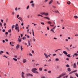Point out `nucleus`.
I'll return each mask as SVG.
<instances>
[{"mask_svg":"<svg viewBox=\"0 0 78 78\" xmlns=\"http://www.w3.org/2000/svg\"><path fill=\"white\" fill-rule=\"evenodd\" d=\"M37 70V69L36 68H33V69L31 71L33 72V73H37V74H38L39 73V72L37 71H36Z\"/></svg>","mask_w":78,"mask_h":78,"instance_id":"f257e3e1","label":"nucleus"},{"mask_svg":"<svg viewBox=\"0 0 78 78\" xmlns=\"http://www.w3.org/2000/svg\"><path fill=\"white\" fill-rule=\"evenodd\" d=\"M15 30H16V31H18V32H19V31H20L19 30V27H15Z\"/></svg>","mask_w":78,"mask_h":78,"instance_id":"f03ea898","label":"nucleus"},{"mask_svg":"<svg viewBox=\"0 0 78 78\" xmlns=\"http://www.w3.org/2000/svg\"><path fill=\"white\" fill-rule=\"evenodd\" d=\"M73 68L76 69V63H75L73 65Z\"/></svg>","mask_w":78,"mask_h":78,"instance_id":"7ed1b4c3","label":"nucleus"},{"mask_svg":"<svg viewBox=\"0 0 78 78\" xmlns=\"http://www.w3.org/2000/svg\"><path fill=\"white\" fill-rule=\"evenodd\" d=\"M26 76H33V75H32V74H31L30 73H28L27 74Z\"/></svg>","mask_w":78,"mask_h":78,"instance_id":"20e7f679","label":"nucleus"},{"mask_svg":"<svg viewBox=\"0 0 78 78\" xmlns=\"http://www.w3.org/2000/svg\"><path fill=\"white\" fill-rule=\"evenodd\" d=\"M53 2V0H51L49 3V5H50L51 3H52Z\"/></svg>","mask_w":78,"mask_h":78,"instance_id":"39448f33","label":"nucleus"},{"mask_svg":"<svg viewBox=\"0 0 78 78\" xmlns=\"http://www.w3.org/2000/svg\"><path fill=\"white\" fill-rule=\"evenodd\" d=\"M24 75V73H23V72H22V76L23 78H25V77H24V76H23Z\"/></svg>","mask_w":78,"mask_h":78,"instance_id":"423d86ee","label":"nucleus"},{"mask_svg":"<svg viewBox=\"0 0 78 78\" xmlns=\"http://www.w3.org/2000/svg\"><path fill=\"white\" fill-rule=\"evenodd\" d=\"M27 62V59H23V63H25V62Z\"/></svg>","mask_w":78,"mask_h":78,"instance_id":"0eeeda50","label":"nucleus"},{"mask_svg":"<svg viewBox=\"0 0 78 78\" xmlns=\"http://www.w3.org/2000/svg\"><path fill=\"white\" fill-rule=\"evenodd\" d=\"M44 55L45 56L46 58H48V55H47V54H45V53H44Z\"/></svg>","mask_w":78,"mask_h":78,"instance_id":"6e6552de","label":"nucleus"},{"mask_svg":"<svg viewBox=\"0 0 78 78\" xmlns=\"http://www.w3.org/2000/svg\"><path fill=\"white\" fill-rule=\"evenodd\" d=\"M67 70L68 72H70L71 71V69H70V68H69L67 69Z\"/></svg>","mask_w":78,"mask_h":78,"instance_id":"1a4fd4ad","label":"nucleus"},{"mask_svg":"<svg viewBox=\"0 0 78 78\" xmlns=\"http://www.w3.org/2000/svg\"><path fill=\"white\" fill-rule=\"evenodd\" d=\"M55 13H59V12L58 11V10H55Z\"/></svg>","mask_w":78,"mask_h":78,"instance_id":"9d476101","label":"nucleus"},{"mask_svg":"<svg viewBox=\"0 0 78 78\" xmlns=\"http://www.w3.org/2000/svg\"><path fill=\"white\" fill-rule=\"evenodd\" d=\"M4 53V51H1L0 52V55H2V53Z\"/></svg>","mask_w":78,"mask_h":78,"instance_id":"9b49d317","label":"nucleus"},{"mask_svg":"<svg viewBox=\"0 0 78 78\" xmlns=\"http://www.w3.org/2000/svg\"><path fill=\"white\" fill-rule=\"evenodd\" d=\"M19 47H20V45H19V44H17L16 47V48H17V49H18V48H19Z\"/></svg>","mask_w":78,"mask_h":78,"instance_id":"f8f14e48","label":"nucleus"},{"mask_svg":"<svg viewBox=\"0 0 78 78\" xmlns=\"http://www.w3.org/2000/svg\"><path fill=\"white\" fill-rule=\"evenodd\" d=\"M63 53H64V54H66V55H67V52L66 51H64L63 52Z\"/></svg>","mask_w":78,"mask_h":78,"instance_id":"ddd939ff","label":"nucleus"},{"mask_svg":"<svg viewBox=\"0 0 78 78\" xmlns=\"http://www.w3.org/2000/svg\"><path fill=\"white\" fill-rule=\"evenodd\" d=\"M65 48H66V49H67V50H68V51H70V50L69 49V48H68V47H66Z\"/></svg>","mask_w":78,"mask_h":78,"instance_id":"4468645a","label":"nucleus"},{"mask_svg":"<svg viewBox=\"0 0 78 78\" xmlns=\"http://www.w3.org/2000/svg\"><path fill=\"white\" fill-rule=\"evenodd\" d=\"M44 19H48V20H50V18L47 17H44Z\"/></svg>","mask_w":78,"mask_h":78,"instance_id":"2eb2a0df","label":"nucleus"},{"mask_svg":"<svg viewBox=\"0 0 78 78\" xmlns=\"http://www.w3.org/2000/svg\"><path fill=\"white\" fill-rule=\"evenodd\" d=\"M75 75L76 76H77V78H78V73H76L75 74Z\"/></svg>","mask_w":78,"mask_h":78,"instance_id":"dca6fc26","label":"nucleus"},{"mask_svg":"<svg viewBox=\"0 0 78 78\" xmlns=\"http://www.w3.org/2000/svg\"><path fill=\"white\" fill-rule=\"evenodd\" d=\"M48 24H51V21H49L48 22Z\"/></svg>","mask_w":78,"mask_h":78,"instance_id":"f3484780","label":"nucleus"},{"mask_svg":"<svg viewBox=\"0 0 78 78\" xmlns=\"http://www.w3.org/2000/svg\"><path fill=\"white\" fill-rule=\"evenodd\" d=\"M44 15H45V16H48V13H46L45 12Z\"/></svg>","mask_w":78,"mask_h":78,"instance_id":"a211bd4d","label":"nucleus"},{"mask_svg":"<svg viewBox=\"0 0 78 78\" xmlns=\"http://www.w3.org/2000/svg\"><path fill=\"white\" fill-rule=\"evenodd\" d=\"M39 69L40 71H42V68H39Z\"/></svg>","mask_w":78,"mask_h":78,"instance_id":"6ab92c4d","label":"nucleus"},{"mask_svg":"<svg viewBox=\"0 0 78 78\" xmlns=\"http://www.w3.org/2000/svg\"><path fill=\"white\" fill-rule=\"evenodd\" d=\"M18 41L19 42H21V39H20L19 38H18Z\"/></svg>","mask_w":78,"mask_h":78,"instance_id":"aec40b11","label":"nucleus"},{"mask_svg":"<svg viewBox=\"0 0 78 78\" xmlns=\"http://www.w3.org/2000/svg\"><path fill=\"white\" fill-rule=\"evenodd\" d=\"M66 67H70V66L69 64H67L66 65Z\"/></svg>","mask_w":78,"mask_h":78,"instance_id":"412c9836","label":"nucleus"},{"mask_svg":"<svg viewBox=\"0 0 78 78\" xmlns=\"http://www.w3.org/2000/svg\"><path fill=\"white\" fill-rule=\"evenodd\" d=\"M66 56H68V57H69V58H70V54L66 55Z\"/></svg>","mask_w":78,"mask_h":78,"instance_id":"4be33fe9","label":"nucleus"},{"mask_svg":"<svg viewBox=\"0 0 78 78\" xmlns=\"http://www.w3.org/2000/svg\"><path fill=\"white\" fill-rule=\"evenodd\" d=\"M13 60H14V61H17V59L15 58H13Z\"/></svg>","mask_w":78,"mask_h":78,"instance_id":"5701e85b","label":"nucleus"},{"mask_svg":"<svg viewBox=\"0 0 78 78\" xmlns=\"http://www.w3.org/2000/svg\"><path fill=\"white\" fill-rule=\"evenodd\" d=\"M40 14H42V15H44V14H45V12H41Z\"/></svg>","mask_w":78,"mask_h":78,"instance_id":"b1692460","label":"nucleus"},{"mask_svg":"<svg viewBox=\"0 0 78 78\" xmlns=\"http://www.w3.org/2000/svg\"><path fill=\"white\" fill-rule=\"evenodd\" d=\"M67 3L68 5H70V1L68 2Z\"/></svg>","mask_w":78,"mask_h":78,"instance_id":"393cba45","label":"nucleus"},{"mask_svg":"<svg viewBox=\"0 0 78 78\" xmlns=\"http://www.w3.org/2000/svg\"><path fill=\"white\" fill-rule=\"evenodd\" d=\"M20 48L21 51H22L23 50V48H22V46H20Z\"/></svg>","mask_w":78,"mask_h":78,"instance_id":"a878e982","label":"nucleus"},{"mask_svg":"<svg viewBox=\"0 0 78 78\" xmlns=\"http://www.w3.org/2000/svg\"><path fill=\"white\" fill-rule=\"evenodd\" d=\"M74 17L75 18V19H77V18H78V16H75Z\"/></svg>","mask_w":78,"mask_h":78,"instance_id":"bb28decb","label":"nucleus"},{"mask_svg":"<svg viewBox=\"0 0 78 78\" xmlns=\"http://www.w3.org/2000/svg\"><path fill=\"white\" fill-rule=\"evenodd\" d=\"M18 24L16 23L15 26V27H18Z\"/></svg>","mask_w":78,"mask_h":78,"instance_id":"cd10ccee","label":"nucleus"},{"mask_svg":"<svg viewBox=\"0 0 78 78\" xmlns=\"http://www.w3.org/2000/svg\"><path fill=\"white\" fill-rule=\"evenodd\" d=\"M9 33H11V30L10 29L8 31Z\"/></svg>","mask_w":78,"mask_h":78,"instance_id":"c85d7f7f","label":"nucleus"},{"mask_svg":"<svg viewBox=\"0 0 78 78\" xmlns=\"http://www.w3.org/2000/svg\"><path fill=\"white\" fill-rule=\"evenodd\" d=\"M31 6L33 7H34V3L32 4L31 5Z\"/></svg>","mask_w":78,"mask_h":78,"instance_id":"c756f323","label":"nucleus"},{"mask_svg":"<svg viewBox=\"0 0 78 78\" xmlns=\"http://www.w3.org/2000/svg\"><path fill=\"white\" fill-rule=\"evenodd\" d=\"M23 40H25V39H26V37H23Z\"/></svg>","mask_w":78,"mask_h":78,"instance_id":"7c9ffc66","label":"nucleus"},{"mask_svg":"<svg viewBox=\"0 0 78 78\" xmlns=\"http://www.w3.org/2000/svg\"><path fill=\"white\" fill-rule=\"evenodd\" d=\"M15 27V25H13L12 26V29L13 28H14Z\"/></svg>","mask_w":78,"mask_h":78,"instance_id":"2f4dec72","label":"nucleus"},{"mask_svg":"<svg viewBox=\"0 0 78 78\" xmlns=\"http://www.w3.org/2000/svg\"><path fill=\"white\" fill-rule=\"evenodd\" d=\"M55 61H59V59H58V58H56L55 59Z\"/></svg>","mask_w":78,"mask_h":78,"instance_id":"473e14b6","label":"nucleus"},{"mask_svg":"<svg viewBox=\"0 0 78 78\" xmlns=\"http://www.w3.org/2000/svg\"><path fill=\"white\" fill-rule=\"evenodd\" d=\"M77 72V70H75L74 71H73V73L74 72Z\"/></svg>","mask_w":78,"mask_h":78,"instance_id":"72a5a7b5","label":"nucleus"},{"mask_svg":"<svg viewBox=\"0 0 78 78\" xmlns=\"http://www.w3.org/2000/svg\"><path fill=\"white\" fill-rule=\"evenodd\" d=\"M10 44L12 46H14V45L12 44H11V42H10Z\"/></svg>","mask_w":78,"mask_h":78,"instance_id":"f704fd0d","label":"nucleus"},{"mask_svg":"<svg viewBox=\"0 0 78 78\" xmlns=\"http://www.w3.org/2000/svg\"><path fill=\"white\" fill-rule=\"evenodd\" d=\"M12 14L13 15V16L15 14V13L14 12H12Z\"/></svg>","mask_w":78,"mask_h":78,"instance_id":"c9c22d12","label":"nucleus"},{"mask_svg":"<svg viewBox=\"0 0 78 78\" xmlns=\"http://www.w3.org/2000/svg\"><path fill=\"white\" fill-rule=\"evenodd\" d=\"M15 11H17V8L16 7L15 9Z\"/></svg>","mask_w":78,"mask_h":78,"instance_id":"e433bc0d","label":"nucleus"},{"mask_svg":"<svg viewBox=\"0 0 78 78\" xmlns=\"http://www.w3.org/2000/svg\"><path fill=\"white\" fill-rule=\"evenodd\" d=\"M48 73H51V71H48Z\"/></svg>","mask_w":78,"mask_h":78,"instance_id":"4c0bfd02","label":"nucleus"},{"mask_svg":"<svg viewBox=\"0 0 78 78\" xmlns=\"http://www.w3.org/2000/svg\"><path fill=\"white\" fill-rule=\"evenodd\" d=\"M74 55H75V56H78V54H77V53H74Z\"/></svg>","mask_w":78,"mask_h":78,"instance_id":"58836bf2","label":"nucleus"},{"mask_svg":"<svg viewBox=\"0 0 78 78\" xmlns=\"http://www.w3.org/2000/svg\"><path fill=\"white\" fill-rule=\"evenodd\" d=\"M0 26L1 27H2V23H0Z\"/></svg>","mask_w":78,"mask_h":78,"instance_id":"ea45409f","label":"nucleus"},{"mask_svg":"<svg viewBox=\"0 0 78 78\" xmlns=\"http://www.w3.org/2000/svg\"><path fill=\"white\" fill-rule=\"evenodd\" d=\"M32 24H34V26H36V25H37V24H34V23H32Z\"/></svg>","mask_w":78,"mask_h":78,"instance_id":"a19ab883","label":"nucleus"},{"mask_svg":"<svg viewBox=\"0 0 78 78\" xmlns=\"http://www.w3.org/2000/svg\"><path fill=\"white\" fill-rule=\"evenodd\" d=\"M28 45H29V46H30V41H28Z\"/></svg>","mask_w":78,"mask_h":78,"instance_id":"79ce46f5","label":"nucleus"},{"mask_svg":"<svg viewBox=\"0 0 78 78\" xmlns=\"http://www.w3.org/2000/svg\"><path fill=\"white\" fill-rule=\"evenodd\" d=\"M33 3V1H32L30 2V3Z\"/></svg>","mask_w":78,"mask_h":78,"instance_id":"37998d69","label":"nucleus"},{"mask_svg":"<svg viewBox=\"0 0 78 78\" xmlns=\"http://www.w3.org/2000/svg\"><path fill=\"white\" fill-rule=\"evenodd\" d=\"M29 55H30V56H33L32 54H31L30 53H29Z\"/></svg>","mask_w":78,"mask_h":78,"instance_id":"c03bdc74","label":"nucleus"},{"mask_svg":"<svg viewBox=\"0 0 78 78\" xmlns=\"http://www.w3.org/2000/svg\"><path fill=\"white\" fill-rule=\"evenodd\" d=\"M57 2L58 5H60V3L59 2H58V1H57Z\"/></svg>","mask_w":78,"mask_h":78,"instance_id":"a18cd8bd","label":"nucleus"},{"mask_svg":"<svg viewBox=\"0 0 78 78\" xmlns=\"http://www.w3.org/2000/svg\"><path fill=\"white\" fill-rule=\"evenodd\" d=\"M5 34H6V35H8V32H6Z\"/></svg>","mask_w":78,"mask_h":78,"instance_id":"49530a36","label":"nucleus"},{"mask_svg":"<svg viewBox=\"0 0 78 78\" xmlns=\"http://www.w3.org/2000/svg\"><path fill=\"white\" fill-rule=\"evenodd\" d=\"M6 23H5L4 24V26L5 27V26H6Z\"/></svg>","mask_w":78,"mask_h":78,"instance_id":"de8ad7c7","label":"nucleus"},{"mask_svg":"<svg viewBox=\"0 0 78 78\" xmlns=\"http://www.w3.org/2000/svg\"><path fill=\"white\" fill-rule=\"evenodd\" d=\"M20 34L21 35V37H22V36H23V34Z\"/></svg>","mask_w":78,"mask_h":78,"instance_id":"09e8293b","label":"nucleus"},{"mask_svg":"<svg viewBox=\"0 0 78 78\" xmlns=\"http://www.w3.org/2000/svg\"><path fill=\"white\" fill-rule=\"evenodd\" d=\"M29 9V5H28L27 7V9Z\"/></svg>","mask_w":78,"mask_h":78,"instance_id":"8fccbe9b","label":"nucleus"},{"mask_svg":"<svg viewBox=\"0 0 78 78\" xmlns=\"http://www.w3.org/2000/svg\"><path fill=\"white\" fill-rule=\"evenodd\" d=\"M41 24H42V25H44V23H41Z\"/></svg>","mask_w":78,"mask_h":78,"instance_id":"3c124183","label":"nucleus"},{"mask_svg":"<svg viewBox=\"0 0 78 78\" xmlns=\"http://www.w3.org/2000/svg\"><path fill=\"white\" fill-rule=\"evenodd\" d=\"M66 59L67 60V61H69V58H66Z\"/></svg>","mask_w":78,"mask_h":78,"instance_id":"603ef678","label":"nucleus"},{"mask_svg":"<svg viewBox=\"0 0 78 78\" xmlns=\"http://www.w3.org/2000/svg\"><path fill=\"white\" fill-rule=\"evenodd\" d=\"M5 29H3L2 30V32H5Z\"/></svg>","mask_w":78,"mask_h":78,"instance_id":"864d4df0","label":"nucleus"},{"mask_svg":"<svg viewBox=\"0 0 78 78\" xmlns=\"http://www.w3.org/2000/svg\"><path fill=\"white\" fill-rule=\"evenodd\" d=\"M48 0H45L44 1V2H45V3H46V2H47L48 1Z\"/></svg>","mask_w":78,"mask_h":78,"instance_id":"5fc2aeb1","label":"nucleus"},{"mask_svg":"<svg viewBox=\"0 0 78 78\" xmlns=\"http://www.w3.org/2000/svg\"><path fill=\"white\" fill-rule=\"evenodd\" d=\"M52 7H53V8H56L55 6H52Z\"/></svg>","mask_w":78,"mask_h":78,"instance_id":"6e6d98bb","label":"nucleus"},{"mask_svg":"<svg viewBox=\"0 0 78 78\" xmlns=\"http://www.w3.org/2000/svg\"><path fill=\"white\" fill-rule=\"evenodd\" d=\"M19 17V15H18L16 17H17V18H18V17Z\"/></svg>","mask_w":78,"mask_h":78,"instance_id":"4d7b16f0","label":"nucleus"},{"mask_svg":"<svg viewBox=\"0 0 78 78\" xmlns=\"http://www.w3.org/2000/svg\"><path fill=\"white\" fill-rule=\"evenodd\" d=\"M20 20L21 21H22V18H20Z\"/></svg>","mask_w":78,"mask_h":78,"instance_id":"13d9d810","label":"nucleus"},{"mask_svg":"<svg viewBox=\"0 0 78 78\" xmlns=\"http://www.w3.org/2000/svg\"><path fill=\"white\" fill-rule=\"evenodd\" d=\"M59 55H60V56H62V54L60 53L59 54Z\"/></svg>","mask_w":78,"mask_h":78,"instance_id":"bf43d9fd","label":"nucleus"},{"mask_svg":"<svg viewBox=\"0 0 78 78\" xmlns=\"http://www.w3.org/2000/svg\"><path fill=\"white\" fill-rule=\"evenodd\" d=\"M2 42H3V43H5V41L4 40H3L2 41Z\"/></svg>","mask_w":78,"mask_h":78,"instance_id":"052dcab7","label":"nucleus"},{"mask_svg":"<svg viewBox=\"0 0 78 78\" xmlns=\"http://www.w3.org/2000/svg\"><path fill=\"white\" fill-rule=\"evenodd\" d=\"M21 25H22V26H23V23H22L21 24Z\"/></svg>","mask_w":78,"mask_h":78,"instance_id":"680f3d73","label":"nucleus"},{"mask_svg":"<svg viewBox=\"0 0 78 78\" xmlns=\"http://www.w3.org/2000/svg\"><path fill=\"white\" fill-rule=\"evenodd\" d=\"M1 22L2 23H3V20H1Z\"/></svg>","mask_w":78,"mask_h":78,"instance_id":"e2e57ef3","label":"nucleus"},{"mask_svg":"<svg viewBox=\"0 0 78 78\" xmlns=\"http://www.w3.org/2000/svg\"><path fill=\"white\" fill-rule=\"evenodd\" d=\"M75 36H78V34H76L75 35Z\"/></svg>","mask_w":78,"mask_h":78,"instance_id":"0e129e2a","label":"nucleus"},{"mask_svg":"<svg viewBox=\"0 0 78 78\" xmlns=\"http://www.w3.org/2000/svg\"><path fill=\"white\" fill-rule=\"evenodd\" d=\"M9 61L8 62V66H9Z\"/></svg>","mask_w":78,"mask_h":78,"instance_id":"69168bd1","label":"nucleus"},{"mask_svg":"<svg viewBox=\"0 0 78 78\" xmlns=\"http://www.w3.org/2000/svg\"><path fill=\"white\" fill-rule=\"evenodd\" d=\"M14 58H17V55H14Z\"/></svg>","mask_w":78,"mask_h":78,"instance_id":"338daca9","label":"nucleus"},{"mask_svg":"<svg viewBox=\"0 0 78 78\" xmlns=\"http://www.w3.org/2000/svg\"><path fill=\"white\" fill-rule=\"evenodd\" d=\"M70 78H73V77H72V76H70Z\"/></svg>","mask_w":78,"mask_h":78,"instance_id":"774afa93","label":"nucleus"}]
</instances>
